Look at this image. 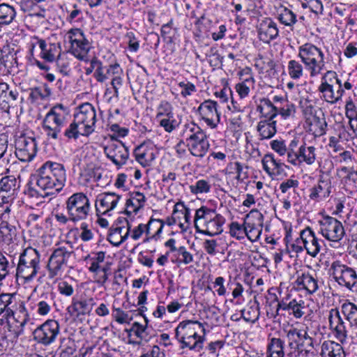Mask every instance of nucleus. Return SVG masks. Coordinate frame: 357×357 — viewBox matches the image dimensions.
Listing matches in <instances>:
<instances>
[{
    "mask_svg": "<svg viewBox=\"0 0 357 357\" xmlns=\"http://www.w3.org/2000/svg\"><path fill=\"white\" fill-rule=\"evenodd\" d=\"M225 218L215 210L202 206L196 210L194 225L197 233L213 236L221 234Z\"/></svg>",
    "mask_w": 357,
    "mask_h": 357,
    "instance_id": "obj_2",
    "label": "nucleus"
},
{
    "mask_svg": "<svg viewBox=\"0 0 357 357\" xmlns=\"http://www.w3.org/2000/svg\"><path fill=\"white\" fill-rule=\"evenodd\" d=\"M15 9L8 4H0V24H8L15 16Z\"/></svg>",
    "mask_w": 357,
    "mask_h": 357,
    "instance_id": "obj_52",
    "label": "nucleus"
},
{
    "mask_svg": "<svg viewBox=\"0 0 357 357\" xmlns=\"http://www.w3.org/2000/svg\"><path fill=\"white\" fill-rule=\"evenodd\" d=\"M62 128V126H60L55 123H52L47 119H43V128L46 135L50 137H52L54 139H57Z\"/></svg>",
    "mask_w": 357,
    "mask_h": 357,
    "instance_id": "obj_58",
    "label": "nucleus"
},
{
    "mask_svg": "<svg viewBox=\"0 0 357 357\" xmlns=\"http://www.w3.org/2000/svg\"><path fill=\"white\" fill-rule=\"evenodd\" d=\"M68 34L71 53L80 60L87 61L91 45L82 31L79 29H71Z\"/></svg>",
    "mask_w": 357,
    "mask_h": 357,
    "instance_id": "obj_12",
    "label": "nucleus"
},
{
    "mask_svg": "<svg viewBox=\"0 0 357 357\" xmlns=\"http://www.w3.org/2000/svg\"><path fill=\"white\" fill-rule=\"evenodd\" d=\"M306 129L314 137H321L326 134L327 123L324 112L319 109L317 114L305 119Z\"/></svg>",
    "mask_w": 357,
    "mask_h": 357,
    "instance_id": "obj_22",
    "label": "nucleus"
},
{
    "mask_svg": "<svg viewBox=\"0 0 357 357\" xmlns=\"http://www.w3.org/2000/svg\"><path fill=\"white\" fill-rule=\"evenodd\" d=\"M40 255L36 249L29 246L24 249V266H38Z\"/></svg>",
    "mask_w": 357,
    "mask_h": 357,
    "instance_id": "obj_56",
    "label": "nucleus"
},
{
    "mask_svg": "<svg viewBox=\"0 0 357 357\" xmlns=\"http://www.w3.org/2000/svg\"><path fill=\"white\" fill-rule=\"evenodd\" d=\"M284 342L280 338L273 337L267 347V357H284Z\"/></svg>",
    "mask_w": 357,
    "mask_h": 357,
    "instance_id": "obj_41",
    "label": "nucleus"
},
{
    "mask_svg": "<svg viewBox=\"0 0 357 357\" xmlns=\"http://www.w3.org/2000/svg\"><path fill=\"white\" fill-rule=\"evenodd\" d=\"M330 270L332 272L333 278L339 285L351 289L357 284L356 271L342 264L340 261H333Z\"/></svg>",
    "mask_w": 357,
    "mask_h": 357,
    "instance_id": "obj_7",
    "label": "nucleus"
},
{
    "mask_svg": "<svg viewBox=\"0 0 357 357\" xmlns=\"http://www.w3.org/2000/svg\"><path fill=\"white\" fill-rule=\"evenodd\" d=\"M318 222L319 234L328 241L340 243L346 234L342 223L333 217L324 216Z\"/></svg>",
    "mask_w": 357,
    "mask_h": 357,
    "instance_id": "obj_6",
    "label": "nucleus"
},
{
    "mask_svg": "<svg viewBox=\"0 0 357 357\" xmlns=\"http://www.w3.org/2000/svg\"><path fill=\"white\" fill-rule=\"evenodd\" d=\"M258 35L260 40L269 43L279 35L277 24L270 17L264 18L259 24Z\"/></svg>",
    "mask_w": 357,
    "mask_h": 357,
    "instance_id": "obj_24",
    "label": "nucleus"
},
{
    "mask_svg": "<svg viewBox=\"0 0 357 357\" xmlns=\"http://www.w3.org/2000/svg\"><path fill=\"white\" fill-rule=\"evenodd\" d=\"M229 234L237 240H243L246 237L245 224L232 222L229 225Z\"/></svg>",
    "mask_w": 357,
    "mask_h": 357,
    "instance_id": "obj_60",
    "label": "nucleus"
},
{
    "mask_svg": "<svg viewBox=\"0 0 357 357\" xmlns=\"http://www.w3.org/2000/svg\"><path fill=\"white\" fill-rule=\"evenodd\" d=\"M341 311L351 326L357 324V306L351 302H345L341 305Z\"/></svg>",
    "mask_w": 357,
    "mask_h": 357,
    "instance_id": "obj_44",
    "label": "nucleus"
},
{
    "mask_svg": "<svg viewBox=\"0 0 357 357\" xmlns=\"http://www.w3.org/2000/svg\"><path fill=\"white\" fill-rule=\"evenodd\" d=\"M330 190L328 184L320 180L317 185L310 189V198L319 201L329 196Z\"/></svg>",
    "mask_w": 357,
    "mask_h": 357,
    "instance_id": "obj_45",
    "label": "nucleus"
},
{
    "mask_svg": "<svg viewBox=\"0 0 357 357\" xmlns=\"http://www.w3.org/2000/svg\"><path fill=\"white\" fill-rule=\"evenodd\" d=\"M70 221L78 222L86 220L91 215V205L88 196L82 192H75L67 198L65 202Z\"/></svg>",
    "mask_w": 357,
    "mask_h": 357,
    "instance_id": "obj_4",
    "label": "nucleus"
},
{
    "mask_svg": "<svg viewBox=\"0 0 357 357\" xmlns=\"http://www.w3.org/2000/svg\"><path fill=\"white\" fill-rule=\"evenodd\" d=\"M146 330L147 328L146 325L140 324L138 322H134L128 331V335L129 337L135 336L137 339L135 342L138 343L142 340L148 341L149 336Z\"/></svg>",
    "mask_w": 357,
    "mask_h": 357,
    "instance_id": "obj_47",
    "label": "nucleus"
},
{
    "mask_svg": "<svg viewBox=\"0 0 357 357\" xmlns=\"http://www.w3.org/2000/svg\"><path fill=\"white\" fill-rule=\"evenodd\" d=\"M75 122L82 129L85 136H89L95 130L96 122V112L93 106L90 103H85L79 107L75 114Z\"/></svg>",
    "mask_w": 357,
    "mask_h": 357,
    "instance_id": "obj_8",
    "label": "nucleus"
},
{
    "mask_svg": "<svg viewBox=\"0 0 357 357\" xmlns=\"http://www.w3.org/2000/svg\"><path fill=\"white\" fill-rule=\"evenodd\" d=\"M172 115H174L172 105L167 100H162L157 107L156 119Z\"/></svg>",
    "mask_w": 357,
    "mask_h": 357,
    "instance_id": "obj_64",
    "label": "nucleus"
},
{
    "mask_svg": "<svg viewBox=\"0 0 357 357\" xmlns=\"http://www.w3.org/2000/svg\"><path fill=\"white\" fill-rule=\"evenodd\" d=\"M254 84V79L252 77L245 79L243 82L238 83L236 86V91L241 97L244 98L247 97L250 91V87Z\"/></svg>",
    "mask_w": 357,
    "mask_h": 357,
    "instance_id": "obj_61",
    "label": "nucleus"
},
{
    "mask_svg": "<svg viewBox=\"0 0 357 357\" xmlns=\"http://www.w3.org/2000/svg\"><path fill=\"white\" fill-rule=\"evenodd\" d=\"M59 333V323L53 319L45 321L33 332V339L45 345L52 343Z\"/></svg>",
    "mask_w": 357,
    "mask_h": 357,
    "instance_id": "obj_13",
    "label": "nucleus"
},
{
    "mask_svg": "<svg viewBox=\"0 0 357 357\" xmlns=\"http://www.w3.org/2000/svg\"><path fill=\"white\" fill-rule=\"evenodd\" d=\"M199 329L204 331L202 324L198 321H183L175 329V337L176 339H185L186 337L197 335Z\"/></svg>",
    "mask_w": 357,
    "mask_h": 357,
    "instance_id": "obj_25",
    "label": "nucleus"
},
{
    "mask_svg": "<svg viewBox=\"0 0 357 357\" xmlns=\"http://www.w3.org/2000/svg\"><path fill=\"white\" fill-rule=\"evenodd\" d=\"M104 153L118 168L124 165L129 158L128 149L121 141L109 143L104 147Z\"/></svg>",
    "mask_w": 357,
    "mask_h": 357,
    "instance_id": "obj_14",
    "label": "nucleus"
},
{
    "mask_svg": "<svg viewBox=\"0 0 357 357\" xmlns=\"http://www.w3.org/2000/svg\"><path fill=\"white\" fill-rule=\"evenodd\" d=\"M299 182L294 176L283 181L279 186L280 190L283 194H287V196H291L293 199H298L299 197L297 189L298 188Z\"/></svg>",
    "mask_w": 357,
    "mask_h": 357,
    "instance_id": "obj_40",
    "label": "nucleus"
},
{
    "mask_svg": "<svg viewBox=\"0 0 357 357\" xmlns=\"http://www.w3.org/2000/svg\"><path fill=\"white\" fill-rule=\"evenodd\" d=\"M304 67L298 61L292 59L288 62L287 71L290 77L293 79H299L303 77Z\"/></svg>",
    "mask_w": 357,
    "mask_h": 357,
    "instance_id": "obj_51",
    "label": "nucleus"
},
{
    "mask_svg": "<svg viewBox=\"0 0 357 357\" xmlns=\"http://www.w3.org/2000/svg\"><path fill=\"white\" fill-rule=\"evenodd\" d=\"M66 12L68 13L66 21L72 24L77 25L84 19L83 12L77 4H74L71 9H67Z\"/></svg>",
    "mask_w": 357,
    "mask_h": 357,
    "instance_id": "obj_54",
    "label": "nucleus"
},
{
    "mask_svg": "<svg viewBox=\"0 0 357 357\" xmlns=\"http://www.w3.org/2000/svg\"><path fill=\"white\" fill-rule=\"evenodd\" d=\"M85 177V180L88 182L93 181L99 182L102 176V169L100 167L87 166L82 174Z\"/></svg>",
    "mask_w": 357,
    "mask_h": 357,
    "instance_id": "obj_50",
    "label": "nucleus"
},
{
    "mask_svg": "<svg viewBox=\"0 0 357 357\" xmlns=\"http://www.w3.org/2000/svg\"><path fill=\"white\" fill-rule=\"evenodd\" d=\"M277 105H274L268 98H260L257 102V112L264 120H273L277 116Z\"/></svg>",
    "mask_w": 357,
    "mask_h": 357,
    "instance_id": "obj_31",
    "label": "nucleus"
},
{
    "mask_svg": "<svg viewBox=\"0 0 357 357\" xmlns=\"http://www.w3.org/2000/svg\"><path fill=\"white\" fill-rule=\"evenodd\" d=\"M73 253L70 245L60 246L52 252L47 264L49 279L62 275Z\"/></svg>",
    "mask_w": 357,
    "mask_h": 357,
    "instance_id": "obj_5",
    "label": "nucleus"
},
{
    "mask_svg": "<svg viewBox=\"0 0 357 357\" xmlns=\"http://www.w3.org/2000/svg\"><path fill=\"white\" fill-rule=\"evenodd\" d=\"M307 307L305 302L301 299L294 298L290 301L289 314H292L296 319L301 318L305 314Z\"/></svg>",
    "mask_w": 357,
    "mask_h": 357,
    "instance_id": "obj_48",
    "label": "nucleus"
},
{
    "mask_svg": "<svg viewBox=\"0 0 357 357\" xmlns=\"http://www.w3.org/2000/svg\"><path fill=\"white\" fill-rule=\"evenodd\" d=\"M20 176L18 175V181L14 176H8L2 178L0 181V191H3L10 197L16 190L19 191L20 187Z\"/></svg>",
    "mask_w": 357,
    "mask_h": 357,
    "instance_id": "obj_37",
    "label": "nucleus"
},
{
    "mask_svg": "<svg viewBox=\"0 0 357 357\" xmlns=\"http://www.w3.org/2000/svg\"><path fill=\"white\" fill-rule=\"evenodd\" d=\"M340 342L331 340L324 341L321 346V357H344V351Z\"/></svg>",
    "mask_w": 357,
    "mask_h": 357,
    "instance_id": "obj_32",
    "label": "nucleus"
},
{
    "mask_svg": "<svg viewBox=\"0 0 357 357\" xmlns=\"http://www.w3.org/2000/svg\"><path fill=\"white\" fill-rule=\"evenodd\" d=\"M202 120L211 128H215L220 123V113L218 111L217 102L212 100H206L202 102L197 109Z\"/></svg>",
    "mask_w": 357,
    "mask_h": 357,
    "instance_id": "obj_16",
    "label": "nucleus"
},
{
    "mask_svg": "<svg viewBox=\"0 0 357 357\" xmlns=\"http://www.w3.org/2000/svg\"><path fill=\"white\" fill-rule=\"evenodd\" d=\"M154 224L159 225V229H157L156 234H160L162 232L165 222L162 220L151 219L148 224L140 223L133 229H132V225H130L129 235H130L131 238L134 241L139 240L144 233L146 236H149L151 235V227Z\"/></svg>",
    "mask_w": 357,
    "mask_h": 357,
    "instance_id": "obj_27",
    "label": "nucleus"
},
{
    "mask_svg": "<svg viewBox=\"0 0 357 357\" xmlns=\"http://www.w3.org/2000/svg\"><path fill=\"white\" fill-rule=\"evenodd\" d=\"M96 303L92 296L83 297L79 299L73 298L71 304L67 307L68 312L74 317L89 314Z\"/></svg>",
    "mask_w": 357,
    "mask_h": 357,
    "instance_id": "obj_18",
    "label": "nucleus"
},
{
    "mask_svg": "<svg viewBox=\"0 0 357 357\" xmlns=\"http://www.w3.org/2000/svg\"><path fill=\"white\" fill-rule=\"evenodd\" d=\"M146 201L144 194L139 192H135L130 195V198L126 200V212L130 213L132 211L137 212L144 205Z\"/></svg>",
    "mask_w": 357,
    "mask_h": 357,
    "instance_id": "obj_38",
    "label": "nucleus"
},
{
    "mask_svg": "<svg viewBox=\"0 0 357 357\" xmlns=\"http://www.w3.org/2000/svg\"><path fill=\"white\" fill-rule=\"evenodd\" d=\"M295 283L300 289H305L309 294H313L319 289L318 280L308 272L298 275Z\"/></svg>",
    "mask_w": 357,
    "mask_h": 357,
    "instance_id": "obj_29",
    "label": "nucleus"
},
{
    "mask_svg": "<svg viewBox=\"0 0 357 357\" xmlns=\"http://www.w3.org/2000/svg\"><path fill=\"white\" fill-rule=\"evenodd\" d=\"M26 47L29 49V54L33 55L34 48L38 45L40 50L41 57L48 62H52L55 59L56 47L54 44L47 45L45 40H40L37 37L29 36L26 38Z\"/></svg>",
    "mask_w": 357,
    "mask_h": 357,
    "instance_id": "obj_17",
    "label": "nucleus"
},
{
    "mask_svg": "<svg viewBox=\"0 0 357 357\" xmlns=\"http://www.w3.org/2000/svg\"><path fill=\"white\" fill-rule=\"evenodd\" d=\"M255 67L259 69V73H264L273 70L275 68L274 61L268 57L258 55L256 59Z\"/></svg>",
    "mask_w": 357,
    "mask_h": 357,
    "instance_id": "obj_57",
    "label": "nucleus"
},
{
    "mask_svg": "<svg viewBox=\"0 0 357 357\" xmlns=\"http://www.w3.org/2000/svg\"><path fill=\"white\" fill-rule=\"evenodd\" d=\"M246 237L252 243L257 242L261 236L264 227V215L257 209H252L244 219Z\"/></svg>",
    "mask_w": 357,
    "mask_h": 357,
    "instance_id": "obj_11",
    "label": "nucleus"
},
{
    "mask_svg": "<svg viewBox=\"0 0 357 357\" xmlns=\"http://www.w3.org/2000/svg\"><path fill=\"white\" fill-rule=\"evenodd\" d=\"M22 303L15 310L10 307L6 309L7 324L10 333V341L13 343V349L17 350L21 347V342L18 341V337L22 332Z\"/></svg>",
    "mask_w": 357,
    "mask_h": 357,
    "instance_id": "obj_10",
    "label": "nucleus"
},
{
    "mask_svg": "<svg viewBox=\"0 0 357 357\" xmlns=\"http://www.w3.org/2000/svg\"><path fill=\"white\" fill-rule=\"evenodd\" d=\"M261 162L264 170L271 176L279 175L283 171L284 164L275 159L272 154H266Z\"/></svg>",
    "mask_w": 357,
    "mask_h": 357,
    "instance_id": "obj_33",
    "label": "nucleus"
},
{
    "mask_svg": "<svg viewBox=\"0 0 357 357\" xmlns=\"http://www.w3.org/2000/svg\"><path fill=\"white\" fill-rule=\"evenodd\" d=\"M190 190L194 195L206 194L211 191V184L205 179H199L195 184L190 185Z\"/></svg>",
    "mask_w": 357,
    "mask_h": 357,
    "instance_id": "obj_55",
    "label": "nucleus"
},
{
    "mask_svg": "<svg viewBox=\"0 0 357 357\" xmlns=\"http://www.w3.org/2000/svg\"><path fill=\"white\" fill-rule=\"evenodd\" d=\"M277 115H280L284 119L293 117L295 115L296 107L288 100H283L282 105H277Z\"/></svg>",
    "mask_w": 357,
    "mask_h": 357,
    "instance_id": "obj_53",
    "label": "nucleus"
},
{
    "mask_svg": "<svg viewBox=\"0 0 357 357\" xmlns=\"http://www.w3.org/2000/svg\"><path fill=\"white\" fill-rule=\"evenodd\" d=\"M318 91L322 94V98L331 104L335 103V92L333 84H320Z\"/></svg>",
    "mask_w": 357,
    "mask_h": 357,
    "instance_id": "obj_62",
    "label": "nucleus"
},
{
    "mask_svg": "<svg viewBox=\"0 0 357 357\" xmlns=\"http://www.w3.org/2000/svg\"><path fill=\"white\" fill-rule=\"evenodd\" d=\"M121 196L114 192H105L98 195L96 201V209L98 215H106L114 210Z\"/></svg>",
    "mask_w": 357,
    "mask_h": 357,
    "instance_id": "obj_20",
    "label": "nucleus"
},
{
    "mask_svg": "<svg viewBox=\"0 0 357 357\" xmlns=\"http://www.w3.org/2000/svg\"><path fill=\"white\" fill-rule=\"evenodd\" d=\"M276 121L273 120L260 121L257 125V131L262 139H270L276 133Z\"/></svg>",
    "mask_w": 357,
    "mask_h": 357,
    "instance_id": "obj_39",
    "label": "nucleus"
},
{
    "mask_svg": "<svg viewBox=\"0 0 357 357\" xmlns=\"http://www.w3.org/2000/svg\"><path fill=\"white\" fill-rule=\"evenodd\" d=\"M119 222L121 225L112 227L107 236L109 242L116 247L128 238L130 231V223L127 219L119 218Z\"/></svg>",
    "mask_w": 357,
    "mask_h": 357,
    "instance_id": "obj_19",
    "label": "nucleus"
},
{
    "mask_svg": "<svg viewBox=\"0 0 357 357\" xmlns=\"http://www.w3.org/2000/svg\"><path fill=\"white\" fill-rule=\"evenodd\" d=\"M328 321L330 329L333 333L335 339L342 344H346L348 338V331L337 308L330 310Z\"/></svg>",
    "mask_w": 357,
    "mask_h": 357,
    "instance_id": "obj_15",
    "label": "nucleus"
},
{
    "mask_svg": "<svg viewBox=\"0 0 357 357\" xmlns=\"http://www.w3.org/2000/svg\"><path fill=\"white\" fill-rule=\"evenodd\" d=\"M105 258V253L104 252H98L94 256L90 258L91 265L89 270L91 273H98L103 268L100 266V264L103 262Z\"/></svg>",
    "mask_w": 357,
    "mask_h": 357,
    "instance_id": "obj_63",
    "label": "nucleus"
},
{
    "mask_svg": "<svg viewBox=\"0 0 357 357\" xmlns=\"http://www.w3.org/2000/svg\"><path fill=\"white\" fill-rule=\"evenodd\" d=\"M205 133L199 126L194 122L190 121L183 126L181 132V136L185 139L187 144L197 139V136H199Z\"/></svg>",
    "mask_w": 357,
    "mask_h": 357,
    "instance_id": "obj_35",
    "label": "nucleus"
},
{
    "mask_svg": "<svg viewBox=\"0 0 357 357\" xmlns=\"http://www.w3.org/2000/svg\"><path fill=\"white\" fill-rule=\"evenodd\" d=\"M37 153V145L33 137L25 138L24 133V161H31Z\"/></svg>",
    "mask_w": 357,
    "mask_h": 357,
    "instance_id": "obj_46",
    "label": "nucleus"
},
{
    "mask_svg": "<svg viewBox=\"0 0 357 357\" xmlns=\"http://www.w3.org/2000/svg\"><path fill=\"white\" fill-rule=\"evenodd\" d=\"M277 12V19L285 26L293 28L297 23V15L289 8L281 6Z\"/></svg>",
    "mask_w": 357,
    "mask_h": 357,
    "instance_id": "obj_36",
    "label": "nucleus"
},
{
    "mask_svg": "<svg viewBox=\"0 0 357 357\" xmlns=\"http://www.w3.org/2000/svg\"><path fill=\"white\" fill-rule=\"evenodd\" d=\"M298 56L310 77L322 75L326 70L325 55L323 51L311 43H305L298 50Z\"/></svg>",
    "mask_w": 357,
    "mask_h": 357,
    "instance_id": "obj_3",
    "label": "nucleus"
},
{
    "mask_svg": "<svg viewBox=\"0 0 357 357\" xmlns=\"http://www.w3.org/2000/svg\"><path fill=\"white\" fill-rule=\"evenodd\" d=\"M0 233L5 237V240L13 242L17 239V232L15 227L8 225L7 222L1 224Z\"/></svg>",
    "mask_w": 357,
    "mask_h": 357,
    "instance_id": "obj_59",
    "label": "nucleus"
},
{
    "mask_svg": "<svg viewBox=\"0 0 357 357\" xmlns=\"http://www.w3.org/2000/svg\"><path fill=\"white\" fill-rule=\"evenodd\" d=\"M173 215L178 219L177 225L183 231H186L191 223V211L183 202H178L174 205Z\"/></svg>",
    "mask_w": 357,
    "mask_h": 357,
    "instance_id": "obj_28",
    "label": "nucleus"
},
{
    "mask_svg": "<svg viewBox=\"0 0 357 357\" xmlns=\"http://www.w3.org/2000/svg\"><path fill=\"white\" fill-rule=\"evenodd\" d=\"M302 238L304 242V250L312 257H316L321 249L324 241L319 238L315 232L310 227L303 229Z\"/></svg>",
    "mask_w": 357,
    "mask_h": 357,
    "instance_id": "obj_21",
    "label": "nucleus"
},
{
    "mask_svg": "<svg viewBox=\"0 0 357 357\" xmlns=\"http://www.w3.org/2000/svg\"><path fill=\"white\" fill-rule=\"evenodd\" d=\"M180 343L181 349L188 348L190 350L199 351L203 347V339L197 335L192 337H186L185 339H176Z\"/></svg>",
    "mask_w": 357,
    "mask_h": 357,
    "instance_id": "obj_43",
    "label": "nucleus"
},
{
    "mask_svg": "<svg viewBox=\"0 0 357 357\" xmlns=\"http://www.w3.org/2000/svg\"><path fill=\"white\" fill-rule=\"evenodd\" d=\"M136 160L143 167H149L155 158L152 146L148 144H141L134 150Z\"/></svg>",
    "mask_w": 357,
    "mask_h": 357,
    "instance_id": "obj_26",
    "label": "nucleus"
},
{
    "mask_svg": "<svg viewBox=\"0 0 357 357\" xmlns=\"http://www.w3.org/2000/svg\"><path fill=\"white\" fill-rule=\"evenodd\" d=\"M123 71L120 65L117 63L103 66L101 65V70L97 73V81L104 82L111 79V85L114 89V97L119 98V89L123 84Z\"/></svg>",
    "mask_w": 357,
    "mask_h": 357,
    "instance_id": "obj_9",
    "label": "nucleus"
},
{
    "mask_svg": "<svg viewBox=\"0 0 357 357\" xmlns=\"http://www.w3.org/2000/svg\"><path fill=\"white\" fill-rule=\"evenodd\" d=\"M66 116L67 113L64 107L62 105H56L50 109L44 119L63 127Z\"/></svg>",
    "mask_w": 357,
    "mask_h": 357,
    "instance_id": "obj_34",
    "label": "nucleus"
},
{
    "mask_svg": "<svg viewBox=\"0 0 357 357\" xmlns=\"http://www.w3.org/2000/svg\"><path fill=\"white\" fill-rule=\"evenodd\" d=\"M287 337L289 341V346L291 348H293L294 343L299 341L306 340L307 342H310V340H313L306 331L299 330L296 328H291L287 331Z\"/></svg>",
    "mask_w": 357,
    "mask_h": 357,
    "instance_id": "obj_42",
    "label": "nucleus"
},
{
    "mask_svg": "<svg viewBox=\"0 0 357 357\" xmlns=\"http://www.w3.org/2000/svg\"><path fill=\"white\" fill-rule=\"evenodd\" d=\"M300 107L305 119L316 115L319 112V109L317 110L314 106V101L307 98H302L300 100Z\"/></svg>",
    "mask_w": 357,
    "mask_h": 357,
    "instance_id": "obj_49",
    "label": "nucleus"
},
{
    "mask_svg": "<svg viewBox=\"0 0 357 357\" xmlns=\"http://www.w3.org/2000/svg\"><path fill=\"white\" fill-rule=\"evenodd\" d=\"M188 146L192 155L200 158L206 155L210 146L205 133L197 136V139L188 143Z\"/></svg>",
    "mask_w": 357,
    "mask_h": 357,
    "instance_id": "obj_30",
    "label": "nucleus"
},
{
    "mask_svg": "<svg viewBox=\"0 0 357 357\" xmlns=\"http://www.w3.org/2000/svg\"><path fill=\"white\" fill-rule=\"evenodd\" d=\"M317 149L314 146H309L305 142H303L298 147L297 154L290 163L293 165H301L305 163L311 165L314 163L317 158Z\"/></svg>",
    "mask_w": 357,
    "mask_h": 357,
    "instance_id": "obj_23",
    "label": "nucleus"
},
{
    "mask_svg": "<svg viewBox=\"0 0 357 357\" xmlns=\"http://www.w3.org/2000/svg\"><path fill=\"white\" fill-rule=\"evenodd\" d=\"M66 181V169L63 164L47 161L38 169V174L30 176L27 186V192H24L28 198L39 199V194L34 189L36 185L40 189L47 191V194L59 192Z\"/></svg>",
    "mask_w": 357,
    "mask_h": 357,
    "instance_id": "obj_1",
    "label": "nucleus"
}]
</instances>
